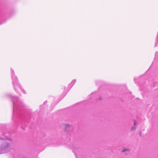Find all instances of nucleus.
Here are the masks:
<instances>
[{
  "label": "nucleus",
  "mask_w": 158,
  "mask_h": 158,
  "mask_svg": "<svg viewBox=\"0 0 158 158\" xmlns=\"http://www.w3.org/2000/svg\"><path fill=\"white\" fill-rule=\"evenodd\" d=\"M9 96L11 99L13 103V114L17 110H19L24 109V105L23 103L19 100L17 97L13 96L11 94H9Z\"/></svg>",
  "instance_id": "1"
},
{
  "label": "nucleus",
  "mask_w": 158,
  "mask_h": 158,
  "mask_svg": "<svg viewBox=\"0 0 158 158\" xmlns=\"http://www.w3.org/2000/svg\"><path fill=\"white\" fill-rule=\"evenodd\" d=\"M11 76L12 83L15 90L18 93L17 89H19L23 92L24 94H26L25 91L21 88V86L18 81L17 77L15 75L14 71L11 69Z\"/></svg>",
  "instance_id": "2"
},
{
  "label": "nucleus",
  "mask_w": 158,
  "mask_h": 158,
  "mask_svg": "<svg viewBox=\"0 0 158 158\" xmlns=\"http://www.w3.org/2000/svg\"><path fill=\"white\" fill-rule=\"evenodd\" d=\"M9 146V143L7 142V141L4 140L1 145V146L0 147V150H4L7 148Z\"/></svg>",
  "instance_id": "3"
},
{
  "label": "nucleus",
  "mask_w": 158,
  "mask_h": 158,
  "mask_svg": "<svg viewBox=\"0 0 158 158\" xmlns=\"http://www.w3.org/2000/svg\"><path fill=\"white\" fill-rule=\"evenodd\" d=\"M76 82V80L74 79L68 85V87L69 89H71V87L74 85L75 82Z\"/></svg>",
  "instance_id": "4"
},
{
  "label": "nucleus",
  "mask_w": 158,
  "mask_h": 158,
  "mask_svg": "<svg viewBox=\"0 0 158 158\" xmlns=\"http://www.w3.org/2000/svg\"><path fill=\"white\" fill-rule=\"evenodd\" d=\"M137 124V123L136 122V121L135 120V121H134V126L132 127V129H131L132 131H133L135 130V129L136 127H135V126Z\"/></svg>",
  "instance_id": "5"
},
{
  "label": "nucleus",
  "mask_w": 158,
  "mask_h": 158,
  "mask_svg": "<svg viewBox=\"0 0 158 158\" xmlns=\"http://www.w3.org/2000/svg\"><path fill=\"white\" fill-rule=\"evenodd\" d=\"M65 130L66 131H67L69 130V129L71 127L69 125V124H66L65 125Z\"/></svg>",
  "instance_id": "6"
},
{
  "label": "nucleus",
  "mask_w": 158,
  "mask_h": 158,
  "mask_svg": "<svg viewBox=\"0 0 158 158\" xmlns=\"http://www.w3.org/2000/svg\"><path fill=\"white\" fill-rule=\"evenodd\" d=\"M128 150H129V149H123L122 150V152H124L126 151H128Z\"/></svg>",
  "instance_id": "7"
},
{
  "label": "nucleus",
  "mask_w": 158,
  "mask_h": 158,
  "mask_svg": "<svg viewBox=\"0 0 158 158\" xmlns=\"http://www.w3.org/2000/svg\"><path fill=\"white\" fill-rule=\"evenodd\" d=\"M46 103H47V102H46V101H45V102H44V105L45 104H46Z\"/></svg>",
  "instance_id": "8"
},
{
  "label": "nucleus",
  "mask_w": 158,
  "mask_h": 158,
  "mask_svg": "<svg viewBox=\"0 0 158 158\" xmlns=\"http://www.w3.org/2000/svg\"><path fill=\"white\" fill-rule=\"evenodd\" d=\"M157 43H155V46H157Z\"/></svg>",
  "instance_id": "9"
},
{
  "label": "nucleus",
  "mask_w": 158,
  "mask_h": 158,
  "mask_svg": "<svg viewBox=\"0 0 158 158\" xmlns=\"http://www.w3.org/2000/svg\"><path fill=\"white\" fill-rule=\"evenodd\" d=\"M100 100H102V99H101V97H100Z\"/></svg>",
  "instance_id": "10"
},
{
  "label": "nucleus",
  "mask_w": 158,
  "mask_h": 158,
  "mask_svg": "<svg viewBox=\"0 0 158 158\" xmlns=\"http://www.w3.org/2000/svg\"><path fill=\"white\" fill-rule=\"evenodd\" d=\"M134 81H135V79H134Z\"/></svg>",
  "instance_id": "11"
},
{
  "label": "nucleus",
  "mask_w": 158,
  "mask_h": 158,
  "mask_svg": "<svg viewBox=\"0 0 158 158\" xmlns=\"http://www.w3.org/2000/svg\"><path fill=\"white\" fill-rule=\"evenodd\" d=\"M23 158H27L26 157H23Z\"/></svg>",
  "instance_id": "12"
},
{
  "label": "nucleus",
  "mask_w": 158,
  "mask_h": 158,
  "mask_svg": "<svg viewBox=\"0 0 158 158\" xmlns=\"http://www.w3.org/2000/svg\"><path fill=\"white\" fill-rule=\"evenodd\" d=\"M140 135H141V133H140Z\"/></svg>",
  "instance_id": "13"
}]
</instances>
